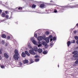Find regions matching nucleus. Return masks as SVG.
Wrapping results in <instances>:
<instances>
[{"mask_svg":"<svg viewBox=\"0 0 78 78\" xmlns=\"http://www.w3.org/2000/svg\"><path fill=\"white\" fill-rule=\"evenodd\" d=\"M5 18H6V19H8V18H9V15H6L5 16Z\"/></svg>","mask_w":78,"mask_h":78,"instance_id":"nucleus-30","label":"nucleus"},{"mask_svg":"<svg viewBox=\"0 0 78 78\" xmlns=\"http://www.w3.org/2000/svg\"><path fill=\"white\" fill-rule=\"evenodd\" d=\"M51 45H53V44H50V46H51Z\"/></svg>","mask_w":78,"mask_h":78,"instance_id":"nucleus-51","label":"nucleus"},{"mask_svg":"<svg viewBox=\"0 0 78 78\" xmlns=\"http://www.w3.org/2000/svg\"><path fill=\"white\" fill-rule=\"evenodd\" d=\"M5 46H6V47H7V46H8V43H6Z\"/></svg>","mask_w":78,"mask_h":78,"instance_id":"nucleus-45","label":"nucleus"},{"mask_svg":"<svg viewBox=\"0 0 78 78\" xmlns=\"http://www.w3.org/2000/svg\"><path fill=\"white\" fill-rule=\"evenodd\" d=\"M2 12V10L0 9V13Z\"/></svg>","mask_w":78,"mask_h":78,"instance_id":"nucleus-48","label":"nucleus"},{"mask_svg":"<svg viewBox=\"0 0 78 78\" xmlns=\"http://www.w3.org/2000/svg\"><path fill=\"white\" fill-rule=\"evenodd\" d=\"M43 54H44V55H46V54H47V51H44L43 52Z\"/></svg>","mask_w":78,"mask_h":78,"instance_id":"nucleus-21","label":"nucleus"},{"mask_svg":"<svg viewBox=\"0 0 78 78\" xmlns=\"http://www.w3.org/2000/svg\"><path fill=\"white\" fill-rule=\"evenodd\" d=\"M5 41L4 40H2L1 41V44L2 45H4L5 44Z\"/></svg>","mask_w":78,"mask_h":78,"instance_id":"nucleus-22","label":"nucleus"},{"mask_svg":"<svg viewBox=\"0 0 78 78\" xmlns=\"http://www.w3.org/2000/svg\"><path fill=\"white\" fill-rule=\"evenodd\" d=\"M0 67L2 69H4V68L5 67L4 65H1Z\"/></svg>","mask_w":78,"mask_h":78,"instance_id":"nucleus-29","label":"nucleus"},{"mask_svg":"<svg viewBox=\"0 0 78 78\" xmlns=\"http://www.w3.org/2000/svg\"><path fill=\"white\" fill-rule=\"evenodd\" d=\"M39 61V58H37L35 60V62H37Z\"/></svg>","mask_w":78,"mask_h":78,"instance_id":"nucleus-28","label":"nucleus"},{"mask_svg":"<svg viewBox=\"0 0 78 78\" xmlns=\"http://www.w3.org/2000/svg\"><path fill=\"white\" fill-rule=\"evenodd\" d=\"M26 54L27 55V56H30V54L29 53H28V51H25V53L23 52H22L21 54L22 57H23V58H25L26 55Z\"/></svg>","mask_w":78,"mask_h":78,"instance_id":"nucleus-1","label":"nucleus"},{"mask_svg":"<svg viewBox=\"0 0 78 78\" xmlns=\"http://www.w3.org/2000/svg\"><path fill=\"white\" fill-rule=\"evenodd\" d=\"M70 41H69L67 42L68 46L69 47V46H70Z\"/></svg>","mask_w":78,"mask_h":78,"instance_id":"nucleus-20","label":"nucleus"},{"mask_svg":"<svg viewBox=\"0 0 78 78\" xmlns=\"http://www.w3.org/2000/svg\"><path fill=\"white\" fill-rule=\"evenodd\" d=\"M74 58H78V54H74L73 56Z\"/></svg>","mask_w":78,"mask_h":78,"instance_id":"nucleus-16","label":"nucleus"},{"mask_svg":"<svg viewBox=\"0 0 78 78\" xmlns=\"http://www.w3.org/2000/svg\"><path fill=\"white\" fill-rule=\"evenodd\" d=\"M20 66H22V63L21 62H20Z\"/></svg>","mask_w":78,"mask_h":78,"instance_id":"nucleus-46","label":"nucleus"},{"mask_svg":"<svg viewBox=\"0 0 78 78\" xmlns=\"http://www.w3.org/2000/svg\"><path fill=\"white\" fill-rule=\"evenodd\" d=\"M58 67H59V65H58Z\"/></svg>","mask_w":78,"mask_h":78,"instance_id":"nucleus-55","label":"nucleus"},{"mask_svg":"<svg viewBox=\"0 0 78 78\" xmlns=\"http://www.w3.org/2000/svg\"><path fill=\"white\" fill-rule=\"evenodd\" d=\"M66 8V6L62 7V8L60 9L59 12H63V11L65 10L64 9H65Z\"/></svg>","mask_w":78,"mask_h":78,"instance_id":"nucleus-4","label":"nucleus"},{"mask_svg":"<svg viewBox=\"0 0 78 78\" xmlns=\"http://www.w3.org/2000/svg\"><path fill=\"white\" fill-rule=\"evenodd\" d=\"M53 41H55V40H56V37H54L53 38Z\"/></svg>","mask_w":78,"mask_h":78,"instance_id":"nucleus-34","label":"nucleus"},{"mask_svg":"<svg viewBox=\"0 0 78 78\" xmlns=\"http://www.w3.org/2000/svg\"><path fill=\"white\" fill-rule=\"evenodd\" d=\"M71 42L73 44H74V43H75V40H73L71 41Z\"/></svg>","mask_w":78,"mask_h":78,"instance_id":"nucleus-27","label":"nucleus"},{"mask_svg":"<svg viewBox=\"0 0 78 78\" xmlns=\"http://www.w3.org/2000/svg\"><path fill=\"white\" fill-rule=\"evenodd\" d=\"M34 36L35 37H37V34H35L34 35Z\"/></svg>","mask_w":78,"mask_h":78,"instance_id":"nucleus-36","label":"nucleus"},{"mask_svg":"<svg viewBox=\"0 0 78 78\" xmlns=\"http://www.w3.org/2000/svg\"><path fill=\"white\" fill-rule=\"evenodd\" d=\"M38 44H41V42L39 41L38 42Z\"/></svg>","mask_w":78,"mask_h":78,"instance_id":"nucleus-49","label":"nucleus"},{"mask_svg":"<svg viewBox=\"0 0 78 78\" xmlns=\"http://www.w3.org/2000/svg\"><path fill=\"white\" fill-rule=\"evenodd\" d=\"M54 12L55 13L57 12V10H56V9H54Z\"/></svg>","mask_w":78,"mask_h":78,"instance_id":"nucleus-41","label":"nucleus"},{"mask_svg":"<svg viewBox=\"0 0 78 78\" xmlns=\"http://www.w3.org/2000/svg\"><path fill=\"white\" fill-rule=\"evenodd\" d=\"M50 2H53V1L51 0L50 1Z\"/></svg>","mask_w":78,"mask_h":78,"instance_id":"nucleus-53","label":"nucleus"},{"mask_svg":"<svg viewBox=\"0 0 78 78\" xmlns=\"http://www.w3.org/2000/svg\"><path fill=\"white\" fill-rule=\"evenodd\" d=\"M45 41L46 43H48L49 42V39L48 37H46L45 38Z\"/></svg>","mask_w":78,"mask_h":78,"instance_id":"nucleus-14","label":"nucleus"},{"mask_svg":"<svg viewBox=\"0 0 78 78\" xmlns=\"http://www.w3.org/2000/svg\"><path fill=\"white\" fill-rule=\"evenodd\" d=\"M32 42L35 45H37V41H36L35 40H33Z\"/></svg>","mask_w":78,"mask_h":78,"instance_id":"nucleus-12","label":"nucleus"},{"mask_svg":"<svg viewBox=\"0 0 78 78\" xmlns=\"http://www.w3.org/2000/svg\"><path fill=\"white\" fill-rule=\"evenodd\" d=\"M14 53H15L16 55H19V52H18V50L17 49H16L15 51H14Z\"/></svg>","mask_w":78,"mask_h":78,"instance_id":"nucleus-6","label":"nucleus"},{"mask_svg":"<svg viewBox=\"0 0 78 78\" xmlns=\"http://www.w3.org/2000/svg\"><path fill=\"white\" fill-rule=\"evenodd\" d=\"M75 6H72V5H69V6H66L65 7L66 8H75Z\"/></svg>","mask_w":78,"mask_h":78,"instance_id":"nucleus-8","label":"nucleus"},{"mask_svg":"<svg viewBox=\"0 0 78 78\" xmlns=\"http://www.w3.org/2000/svg\"><path fill=\"white\" fill-rule=\"evenodd\" d=\"M18 9L19 10H20H20H22V7H20Z\"/></svg>","mask_w":78,"mask_h":78,"instance_id":"nucleus-33","label":"nucleus"},{"mask_svg":"<svg viewBox=\"0 0 78 78\" xmlns=\"http://www.w3.org/2000/svg\"><path fill=\"white\" fill-rule=\"evenodd\" d=\"M29 52L30 54L33 55H35L36 54V53L34 52V51L33 50H30L29 51Z\"/></svg>","mask_w":78,"mask_h":78,"instance_id":"nucleus-3","label":"nucleus"},{"mask_svg":"<svg viewBox=\"0 0 78 78\" xmlns=\"http://www.w3.org/2000/svg\"><path fill=\"white\" fill-rule=\"evenodd\" d=\"M50 40V42H51L53 41V39L51 38Z\"/></svg>","mask_w":78,"mask_h":78,"instance_id":"nucleus-44","label":"nucleus"},{"mask_svg":"<svg viewBox=\"0 0 78 78\" xmlns=\"http://www.w3.org/2000/svg\"><path fill=\"white\" fill-rule=\"evenodd\" d=\"M76 64H78V58H77V60L75 62Z\"/></svg>","mask_w":78,"mask_h":78,"instance_id":"nucleus-37","label":"nucleus"},{"mask_svg":"<svg viewBox=\"0 0 78 78\" xmlns=\"http://www.w3.org/2000/svg\"><path fill=\"white\" fill-rule=\"evenodd\" d=\"M34 58H39V56L37 55H36L35 56Z\"/></svg>","mask_w":78,"mask_h":78,"instance_id":"nucleus-40","label":"nucleus"},{"mask_svg":"<svg viewBox=\"0 0 78 78\" xmlns=\"http://www.w3.org/2000/svg\"><path fill=\"white\" fill-rule=\"evenodd\" d=\"M1 16L2 17H6V14L4 12H3L1 15Z\"/></svg>","mask_w":78,"mask_h":78,"instance_id":"nucleus-13","label":"nucleus"},{"mask_svg":"<svg viewBox=\"0 0 78 78\" xmlns=\"http://www.w3.org/2000/svg\"><path fill=\"white\" fill-rule=\"evenodd\" d=\"M4 57H5L6 59H8V58H9V55H8V54L6 53H5L4 54Z\"/></svg>","mask_w":78,"mask_h":78,"instance_id":"nucleus-7","label":"nucleus"},{"mask_svg":"<svg viewBox=\"0 0 78 78\" xmlns=\"http://www.w3.org/2000/svg\"><path fill=\"white\" fill-rule=\"evenodd\" d=\"M2 37L3 38H6V36L5 34H3L2 35Z\"/></svg>","mask_w":78,"mask_h":78,"instance_id":"nucleus-17","label":"nucleus"},{"mask_svg":"<svg viewBox=\"0 0 78 78\" xmlns=\"http://www.w3.org/2000/svg\"><path fill=\"white\" fill-rule=\"evenodd\" d=\"M44 47L45 48H48V45H47V44L45 45Z\"/></svg>","mask_w":78,"mask_h":78,"instance_id":"nucleus-35","label":"nucleus"},{"mask_svg":"<svg viewBox=\"0 0 78 78\" xmlns=\"http://www.w3.org/2000/svg\"><path fill=\"white\" fill-rule=\"evenodd\" d=\"M34 50L35 51H36L37 50V46H35L33 47Z\"/></svg>","mask_w":78,"mask_h":78,"instance_id":"nucleus-10","label":"nucleus"},{"mask_svg":"<svg viewBox=\"0 0 78 78\" xmlns=\"http://www.w3.org/2000/svg\"><path fill=\"white\" fill-rule=\"evenodd\" d=\"M76 31H73V33H74V34H76Z\"/></svg>","mask_w":78,"mask_h":78,"instance_id":"nucleus-43","label":"nucleus"},{"mask_svg":"<svg viewBox=\"0 0 78 78\" xmlns=\"http://www.w3.org/2000/svg\"><path fill=\"white\" fill-rule=\"evenodd\" d=\"M37 51L39 53H41L42 52V49L41 48H39Z\"/></svg>","mask_w":78,"mask_h":78,"instance_id":"nucleus-9","label":"nucleus"},{"mask_svg":"<svg viewBox=\"0 0 78 78\" xmlns=\"http://www.w3.org/2000/svg\"><path fill=\"white\" fill-rule=\"evenodd\" d=\"M5 13L6 14H7L8 13V11H5Z\"/></svg>","mask_w":78,"mask_h":78,"instance_id":"nucleus-42","label":"nucleus"},{"mask_svg":"<svg viewBox=\"0 0 78 78\" xmlns=\"http://www.w3.org/2000/svg\"><path fill=\"white\" fill-rule=\"evenodd\" d=\"M37 39L39 41H41L43 40V37L42 36H40L37 37Z\"/></svg>","mask_w":78,"mask_h":78,"instance_id":"nucleus-5","label":"nucleus"},{"mask_svg":"<svg viewBox=\"0 0 78 78\" xmlns=\"http://www.w3.org/2000/svg\"><path fill=\"white\" fill-rule=\"evenodd\" d=\"M78 51H75L73 52V54L74 55H76V54H78Z\"/></svg>","mask_w":78,"mask_h":78,"instance_id":"nucleus-15","label":"nucleus"},{"mask_svg":"<svg viewBox=\"0 0 78 78\" xmlns=\"http://www.w3.org/2000/svg\"><path fill=\"white\" fill-rule=\"evenodd\" d=\"M49 39H51V38H53V36L51 35H50L49 37Z\"/></svg>","mask_w":78,"mask_h":78,"instance_id":"nucleus-31","label":"nucleus"},{"mask_svg":"<svg viewBox=\"0 0 78 78\" xmlns=\"http://www.w3.org/2000/svg\"><path fill=\"white\" fill-rule=\"evenodd\" d=\"M74 38L76 39V40H78V37L76 36H74Z\"/></svg>","mask_w":78,"mask_h":78,"instance_id":"nucleus-26","label":"nucleus"},{"mask_svg":"<svg viewBox=\"0 0 78 78\" xmlns=\"http://www.w3.org/2000/svg\"><path fill=\"white\" fill-rule=\"evenodd\" d=\"M24 64H28V60L25 59L23 61Z\"/></svg>","mask_w":78,"mask_h":78,"instance_id":"nucleus-11","label":"nucleus"},{"mask_svg":"<svg viewBox=\"0 0 78 78\" xmlns=\"http://www.w3.org/2000/svg\"><path fill=\"white\" fill-rule=\"evenodd\" d=\"M42 46V45L41 44H39L38 45V47H41Z\"/></svg>","mask_w":78,"mask_h":78,"instance_id":"nucleus-39","label":"nucleus"},{"mask_svg":"<svg viewBox=\"0 0 78 78\" xmlns=\"http://www.w3.org/2000/svg\"><path fill=\"white\" fill-rule=\"evenodd\" d=\"M18 56H19V55H13V57L15 60H16V61H18L19 58V57Z\"/></svg>","mask_w":78,"mask_h":78,"instance_id":"nucleus-2","label":"nucleus"},{"mask_svg":"<svg viewBox=\"0 0 78 78\" xmlns=\"http://www.w3.org/2000/svg\"><path fill=\"white\" fill-rule=\"evenodd\" d=\"M45 6V5L44 4H41L40 5V8H44Z\"/></svg>","mask_w":78,"mask_h":78,"instance_id":"nucleus-18","label":"nucleus"},{"mask_svg":"<svg viewBox=\"0 0 78 78\" xmlns=\"http://www.w3.org/2000/svg\"><path fill=\"white\" fill-rule=\"evenodd\" d=\"M30 62L31 64L33 63V62H34V61H33V59H30Z\"/></svg>","mask_w":78,"mask_h":78,"instance_id":"nucleus-24","label":"nucleus"},{"mask_svg":"<svg viewBox=\"0 0 78 78\" xmlns=\"http://www.w3.org/2000/svg\"><path fill=\"white\" fill-rule=\"evenodd\" d=\"M76 43L77 44H78V40H77L76 41Z\"/></svg>","mask_w":78,"mask_h":78,"instance_id":"nucleus-47","label":"nucleus"},{"mask_svg":"<svg viewBox=\"0 0 78 78\" xmlns=\"http://www.w3.org/2000/svg\"><path fill=\"white\" fill-rule=\"evenodd\" d=\"M47 43H46L45 42H43V44H42L43 45H47Z\"/></svg>","mask_w":78,"mask_h":78,"instance_id":"nucleus-23","label":"nucleus"},{"mask_svg":"<svg viewBox=\"0 0 78 78\" xmlns=\"http://www.w3.org/2000/svg\"><path fill=\"white\" fill-rule=\"evenodd\" d=\"M36 7V5L34 4H33L32 6V8H35Z\"/></svg>","mask_w":78,"mask_h":78,"instance_id":"nucleus-19","label":"nucleus"},{"mask_svg":"<svg viewBox=\"0 0 78 78\" xmlns=\"http://www.w3.org/2000/svg\"><path fill=\"white\" fill-rule=\"evenodd\" d=\"M0 59H2V57L0 55Z\"/></svg>","mask_w":78,"mask_h":78,"instance_id":"nucleus-50","label":"nucleus"},{"mask_svg":"<svg viewBox=\"0 0 78 78\" xmlns=\"http://www.w3.org/2000/svg\"><path fill=\"white\" fill-rule=\"evenodd\" d=\"M77 6H78V4L77 5Z\"/></svg>","mask_w":78,"mask_h":78,"instance_id":"nucleus-56","label":"nucleus"},{"mask_svg":"<svg viewBox=\"0 0 78 78\" xmlns=\"http://www.w3.org/2000/svg\"><path fill=\"white\" fill-rule=\"evenodd\" d=\"M2 49H0V55H2Z\"/></svg>","mask_w":78,"mask_h":78,"instance_id":"nucleus-38","label":"nucleus"},{"mask_svg":"<svg viewBox=\"0 0 78 78\" xmlns=\"http://www.w3.org/2000/svg\"><path fill=\"white\" fill-rule=\"evenodd\" d=\"M7 40H9L10 39V36H8L7 37Z\"/></svg>","mask_w":78,"mask_h":78,"instance_id":"nucleus-32","label":"nucleus"},{"mask_svg":"<svg viewBox=\"0 0 78 78\" xmlns=\"http://www.w3.org/2000/svg\"><path fill=\"white\" fill-rule=\"evenodd\" d=\"M76 48L78 49V46L76 47Z\"/></svg>","mask_w":78,"mask_h":78,"instance_id":"nucleus-54","label":"nucleus"},{"mask_svg":"<svg viewBox=\"0 0 78 78\" xmlns=\"http://www.w3.org/2000/svg\"><path fill=\"white\" fill-rule=\"evenodd\" d=\"M46 35H48L49 34V32L48 31H46L45 33Z\"/></svg>","mask_w":78,"mask_h":78,"instance_id":"nucleus-25","label":"nucleus"},{"mask_svg":"<svg viewBox=\"0 0 78 78\" xmlns=\"http://www.w3.org/2000/svg\"><path fill=\"white\" fill-rule=\"evenodd\" d=\"M77 27H78V23L76 24Z\"/></svg>","mask_w":78,"mask_h":78,"instance_id":"nucleus-52","label":"nucleus"}]
</instances>
